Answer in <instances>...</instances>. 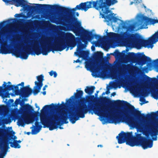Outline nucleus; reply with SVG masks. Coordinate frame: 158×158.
Masks as SVG:
<instances>
[{
  "label": "nucleus",
  "mask_w": 158,
  "mask_h": 158,
  "mask_svg": "<svg viewBox=\"0 0 158 158\" xmlns=\"http://www.w3.org/2000/svg\"><path fill=\"white\" fill-rule=\"evenodd\" d=\"M61 105H58L52 103L50 105L44 106L41 110L40 120L41 124L44 125V127H49L50 131L56 129L57 125H60L62 123H68L67 121L69 118L70 122L74 124L76 121L79 119V118H83L85 117V114L88 111L93 114L94 113L98 116H102L114 121H118L116 116L117 114H114L112 111L108 110L104 104L100 105L97 104L94 107L89 105L88 107L86 105H81L79 104L73 113H70L68 116L65 112H62L60 114V116L55 114H51L48 116L46 114V111L48 110H56L61 107Z\"/></svg>",
  "instance_id": "f257e3e1"
},
{
  "label": "nucleus",
  "mask_w": 158,
  "mask_h": 158,
  "mask_svg": "<svg viewBox=\"0 0 158 158\" xmlns=\"http://www.w3.org/2000/svg\"><path fill=\"white\" fill-rule=\"evenodd\" d=\"M117 0H97L96 1H88L82 2L72 9L62 7L57 5H50L48 4L40 5L49 8L51 10H56L64 13L65 15L60 16L53 17L51 20L52 23L60 24V29L64 31H71L75 34L76 35L79 36L81 33L83 28L81 26V23L77 21L74 15L76 10H84L86 11L89 9L93 7L98 10H101L102 12L107 14L110 12V6L117 3Z\"/></svg>",
  "instance_id": "f03ea898"
},
{
  "label": "nucleus",
  "mask_w": 158,
  "mask_h": 158,
  "mask_svg": "<svg viewBox=\"0 0 158 158\" xmlns=\"http://www.w3.org/2000/svg\"><path fill=\"white\" fill-rule=\"evenodd\" d=\"M66 43L62 41H59L58 39H55L54 44H50L51 41H53V38L51 37H47L45 40L47 42V45H41V49L36 46L32 49L33 52L37 55L42 53L43 55H46L48 53L52 51L61 52L67 48L66 51H67L69 47H71L70 49L76 46V38L75 36L71 33L68 32L65 35V36Z\"/></svg>",
  "instance_id": "7ed1b4c3"
},
{
  "label": "nucleus",
  "mask_w": 158,
  "mask_h": 158,
  "mask_svg": "<svg viewBox=\"0 0 158 158\" xmlns=\"http://www.w3.org/2000/svg\"><path fill=\"white\" fill-rule=\"evenodd\" d=\"M117 102L114 101L115 104L121 106H124L126 107L123 111L121 112V114H117L116 117L118 121H124L129 126L134 128H139L140 125L132 116H134L139 120H144L150 118V117H149L148 115H152L153 113L158 114L157 110L156 112H152L151 114H147L145 116L144 114H141L139 111L136 110L134 106L127 101L117 100Z\"/></svg>",
  "instance_id": "20e7f679"
},
{
  "label": "nucleus",
  "mask_w": 158,
  "mask_h": 158,
  "mask_svg": "<svg viewBox=\"0 0 158 158\" xmlns=\"http://www.w3.org/2000/svg\"><path fill=\"white\" fill-rule=\"evenodd\" d=\"M121 21L123 24L122 27L127 29V31L122 32L120 34L113 32L107 33L108 38L109 39L114 38L125 43H131L137 48H140L142 47H144L143 39L139 34L137 33H130L127 31L133 30V25H131L127 26L123 21Z\"/></svg>",
  "instance_id": "39448f33"
},
{
  "label": "nucleus",
  "mask_w": 158,
  "mask_h": 158,
  "mask_svg": "<svg viewBox=\"0 0 158 158\" xmlns=\"http://www.w3.org/2000/svg\"><path fill=\"white\" fill-rule=\"evenodd\" d=\"M94 61L87 63L85 67L92 71V76L95 78L102 77L106 74L105 68L106 62H108L106 58L103 57V53L100 52H97L94 54Z\"/></svg>",
  "instance_id": "423d86ee"
},
{
  "label": "nucleus",
  "mask_w": 158,
  "mask_h": 158,
  "mask_svg": "<svg viewBox=\"0 0 158 158\" xmlns=\"http://www.w3.org/2000/svg\"><path fill=\"white\" fill-rule=\"evenodd\" d=\"M116 138L119 144L131 141L136 145L140 146L143 148H151L153 146L152 139L141 136V134L138 133L135 136H133L132 132L125 133L122 131L117 136Z\"/></svg>",
  "instance_id": "0eeeda50"
},
{
  "label": "nucleus",
  "mask_w": 158,
  "mask_h": 158,
  "mask_svg": "<svg viewBox=\"0 0 158 158\" xmlns=\"http://www.w3.org/2000/svg\"><path fill=\"white\" fill-rule=\"evenodd\" d=\"M145 134L149 133L151 135L153 140H157L158 135V121L152 122L144 124L139 128Z\"/></svg>",
  "instance_id": "6e6552de"
},
{
  "label": "nucleus",
  "mask_w": 158,
  "mask_h": 158,
  "mask_svg": "<svg viewBox=\"0 0 158 158\" xmlns=\"http://www.w3.org/2000/svg\"><path fill=\"white\" fill-rule=\"evenodd\" d=\"M127 58L131 60H135L139 64L143 65L148 62H151V58L143 54L138 53L137 55L134 52H129Z\"/></svg>",
  "instance_id": "1a4fd4ad"
},
{
  "label": "nucleus",
  "mask_w": 158,
  "mask_h": 158,
  "mask_svg": "<svg viewBox=\"0 0 158 158\" xmlns=\"http://www.w3.org/2000/svg\"><path fill=\"white\" fill-rule=\"evenodd\" d=\"M77 93H74L73 96H72L70 98L66 100V102L70 104L72 102V100L74 98L77 99L76 102L78 106L80 104V103H83L84 102L85 98H82V96L83 94V91L82 90H76Z\"/></svg>",
  "instance_id": "9d476101"
},
{
  "label": "nucleus",
  "mask_w": 158,
  "mask_h": 158,
  "mask_svg": "<svg viewBox=\"0 0 158 158\" xmlns=\"http://www.w3.org/2000/svg\"><path fill=\"white\" fill-rule=\"evenodd\" d=\"M158 40V31L156 32L148 40H145L143 39L144 47L148 48L153 47V44L156 42Z\"/></svg>",
  "instance_id": "9b49d317"
},
{
  "label": "nucleus",
  "mask_w": 158,
  "mask_h": 158,
  "mask_svg": "<svg viewBox=\"0 0 158 158\" xmlns=\"http://www.w3.org/2000/svg\"><path fill=\"white\" fill-rule=\"evenodd\" d=\"M26 100V99L24 98L22 99V100L20 99V105L22 107L21 111L22 113L24 114H31L34 111V109L32 107L28 104H26L23 105L24 102Z\"/></svg>",
  "instance_id": "f8f14e48"
},
{
  "label": "nucleus",
  "mask_w": 158,
  "mask_h": 158,
  "mask_svg": "<svg viewBox=\"0 0 158 158\" xmlns=\"http://www.w3.org/2000/svg\"><path fill=\"white\" fill-rule=\"evenodd\" d=\"M38 81L35 82V86L34 87L33 94L36 95L40 91L41 87L43 85V81L44 80V76L43 75H40L36 77Z\"/></svg>",
  "instance_id": "ddd939ff"
},
{
  "label": "nucleus",
  "mask_w": 158,
  "mask_h": 158,
  "mask_svg": "<svg viewBox=\"0 0 158 158\" xmlns=\"http://www.w3.org/2000/svg\"><path fill=\"white\" fill-rule=\"evenodd\" d=\"M30 52L27 49H25L24 51L19 52L18 50H15L13 52V53L16 57H20L24 59H27L28 55L30 54Z\"/></svg>",
  "instance_id": "4468645a"
},
{
  "label": "nucleus",
  "mask_w": 158,
  "mask_h": 158,
  "mask_svg": "<svg viewBox=\"0 0 158 158\" xmlns=\"http://www.w3.org/2000/svg\"><path fill=\"white\" fill-rule=\"evenodd\" d=\"M20 90L19 89V86L17 85L15 86L14 85H7V83L4 82L3 86H0V93L5 92L7 91H10L11 90Z\"/></svg>",
  "instance_id": "2eb2a0df"
},
{
  "label": "nucleus",
  "mask_w": 158,
  "mask_h": 158,
  "mask_svg": "<svg viewBox=\"0 0 158 158\" xmlns=\"http://www.w3.org/2000/svg\"><path fill=\"white\" fill-rule=\"evenodd\" d=\"M33 90L30 88V85H28L26 86L21 88L22 97L23 98H27L33 92Z\"/></svg>",
  "instance_id": "dca6fc26"
},
{
  "label": "nucleus",
  "mask_w": 158,
  "mask_h": 158,
  "mask_svg": "<svg viewBox=\"0 0 158 158\" xmlns=\"http://www.w3.org/2000/svg\"><path fill=\"white\" fill-rule=\"evenodd\" d=\"M83 31H84V33L85 35V37L86 38V40H87L91 41L94 37H95L96 39H98V38L100 39L102 37L98 35L93 34L91 31H87L84 29V30H82L81 32Z\"/></svg>",
  "instance_id": "f3484780"
},
{
  "label": "nucleus",
  "mask_w": 158,
  "mask_h": 158,
  "mask_svg": "<svg viewBox=\"0 0 158 158\" xmlns=\"http://www.w3.org/2000/svg\"><path fill=\"white\" fill-rule=\"evenodd\" d=\"M138 23L139 25H141L140 27L141 29H143L144 27H143V24H144L145 23H149V19L150 18L148 17L143 16V15H139L138 16Z\"/></svg>",
  "instance_id": "a211bd4d"
},
{
  "label": "nucleus",
  "mask_w": 158,
  "mask_h": 158,
  "mask_svg": "<svg viewBox=\"0 0 158 158\" xmlns=\"http://www.w3.org/2000/svg\"><path fill=\"white\" fill-rule=\"evenodd\" d=\"M84 46V44H82L81 46H78L77 50V51L74 52V54L77 56L82 57H85L88 52L86 51L82 50V48Z\"/></svg>",
  "instance_id": "6ab92c4d"
},
{
  "label": "nucleus",
  "mask_w": 158,
  "mask_h": 158,
  "mask_svg": "<svg viewBox=\"0 0 158 158\" xmlns=\"http://www.w3.org/2000/svg\"><path fill=\"white\" fill-rule=\"evenodd\" d=\"M9 45H7L6 43H4L2 45L0 49V53L2 54H7L11 53L10 50L8 47Z\"/></svg>",
  "instance_id": "aec40b11"
},
{
  "label": "nucleus",
  "mask_w": 158,
  "mask_h": 158,
  "mask_svg": "<svg viewBox=\"0 0 158 158\" xmlns=\"http://www.w3.org/2000/svg\"><path fill=\"white\" fill-rule=\"evenodd\" d=\"M35 126H33L31 128H34L31 130V134L32 135H35L38 133L41 129L42 126L40 124V123L38 121H36L35 123Z\"/></svg>",
  "instance_id": "412c9836"
},
{
  "label": "nucleus",
  "mask_w": 158,
  "mask_h": 158,
  "mask_svg": "<svg viewBox=\"0 0 158 158\" xmlns=\"http://www.w3.org/2000/svg\"><path fill=\"white\" fill-rule=\"evenodd\" d=\"M10 142L6 139H3L0 142V148H10L8 146Z\"/></svg>",
  "instance_id": "4be33fe9"
},
{
  "label": "nucleus",
  "mask_w": 158,
  "mask_h": 158,
  "mask_svg": "<svg viewBox=\"0 0 158 158\" xmlns=\"http://www.w3.org/2000/svg\"><path fill=\"white\" fill-rule=\"evenodd\" d=\"M27 117L25 115H22L18 119L17 122L18 126H21L23 127L25 125V122L26 121Z\"/></svg>",
  "instance_id": "5701e85b"
},
{
  "label": "nucleus",
  "mask_w": 158,
  "mask_h": 158,
  "mask_svg": "<svg viewBox=\"0 0 158 158\" xmlns=\"http://www.w3.org/2000/svg\"><path fill=\"white\" fill-rule=\"evenodd\" d=\"M95 89V87L94 86H87L85 89V91L86 94L91 95L93 93Z\"/></svg>",
  "instance_id": "b1692460"
},
{
  "label": "nucleus",
  "mask_w": 158,
  "mask_h": 158,
  "mask_svg": "<svg viewBox=\"0 0 158 158\" xmlns=\"http://www.w3.org/2000/svg\"><path fill=\"white\" fill-rule=\"evenodd\" d=\"M10 146L12 148H20V146L18 143L17 140H14L13 142H10Z\"/></svg>",
  "instance_id": "393cba45"
},
{
  "label": "nucleus",
  "mask_w": 158,
  "mask_h": 158,
  "mask_svg": "<svg viewBox=\"0 0 158 158\" xmlns=\"http://www.w3.org/2000/svg\"><path fill=\"white\" fill-rule=\"evenodd\" d=\"M0 158H4L6 155L9 149H0Z\"/></svg>",
  "instance_id": "a878e982"
},
{
  "label": "nucleus",
  "mask_w": 158,
  "mask_h": 158,
  "mask_svg": "<svg viewBox=\"0 0 158 158\" xmlns=\"http://www.w3.org/2000/svg\"><path fill=\"white\" fill-rule=\"evenodd\" d=\"M131 90L133 93L135 94H137L139 91V88L138 85H134L131 87Z\"/></svg>",
  "instance_id": "bb28decb"
},
{
  "label": "nucleus",
  "mask_w": 158,
  "mask_h": 158,
  "mask_svg": "<svg viewBox=\"0 0 158 158\" xmlns=\"http://www.w3.org/2000/svg\"><path fill=\"white\" fill-rule=\"evenodd\" d=\"M149 117H150V118L154 121H158V114H156V113H153L152 115H148Z\"/></svg>",
  "instance_id": "cd10ccee"
},
{
  "label": "nucleus",
  "mask_w": 158,
  "mask_h": 158,
  "mask_svg": "<svg viewBox=\"0 0 158 158\" xmlns=\"http://www.w3.org/2000/svg\"><path fill=\"white\" fill-rule=\"evenodd\" d=\"M99 101L102 102H105V103H108L109 102H111V101L108 98L106 97H102L100 99L98 98Z\"/></svg>",
  "instance_id": "c85d7f7f"
},
{
  "label": "nucleus",
  "mask_w": 158,
  "mask_h": 158,
  "mask_svg": "<svg viewBox=\"0 0 158 158\" xmlns=\"http://www.w3.org/2000/svg\"><path fill=\"white\" fill-rule=\"evenodd\" d=\"M87 98L86 100V102L90 103V102H93V100L95 99V97L94 95L90 96H87Z\"/></svg>",
  "instance_id": "c756f323"
},
{
  "label": "nucleus",
  "mask_w": 158,
  "mask_h": 158,
  "mask_svg": "<svg viewBox=\"0 0 158 158\" xmlns=\"http://www.w3.org/2000/svg\"><path fill=\"white\" fill-rule=\"evenodd\" d=\"M7 130L2 128L0 127V139L3 138L5 135L6 132Z\"/></svg>",
  "instance_id": "7c9ffc66"
},
{
  "label": "nucleus",
  "mask_w": 158,
  "mask_h": 158,
  "mask_svg": "<svg viewBox=\"0 0 158 158\" xmlns=\"http://www.w3.org/2000/svg\"><path fill=\"white\" fill-rule=\"evenodd\" d=\"M124 68L127 69H130L132 68H134L135 69H138V67L136 66L131 65L130 64H127V65H124Z\"/></svg>",
  "instance_id": "2f4dec72"
},
{
  "label": "nucleus",
  "mask_w": 158,
  "mask_h": 158,
  "mask_svg": "<svg viewBox=\"0 0 158 158\" xmlns=\"http://www.w3.org/2000/svg\"><path fill=\"white\" fill-rule=\"evenodd\" d=\"M114 13L110 14L106 16V19H108V21H110L112 20L113 17V15Z\"/></svg>",
  "instance_id": "473e14b6"
},
{
  "label": "nucleus",
  "mask_w": 158,
  "mask_h": 158,
  "mask_svg": "<svg viewBox=\"0 0 158 158\" xmlns=\"http://www.w3.org/2000/svg\"><path fill=\"white\" fill-rule=\"evenodd\" d=\"M49 75L50 76H52L53 75L54 77H56L57 76V73L55 71H54L53 70L49 72Z\"/></svg>",
  "instance_id": "72a5a7b5"
},
{
  "label": "nucleus",
  "mask_w": 158,
  "mask_h": 158,
  "mask_svg": "<svg viewBox=\"0 0 158 158\" xmlns=\"http://www.w3.org/2000/svg\"><path fill=\"white\" fill-rule=\"evenodd\" d=\"M15 94L16 95H20L22 96V92H21V88L20 90H15Z\"/></svg>",
  "instance_id": "f704fd0d"
},
{
  "label": "nucleus",
  "mask_w": 158,
  "mask_h": 158,
  "mask_svg": "<svg viewBox=\"0 0 158 158\" xmlns=\"http://www.w3.org/2000/svg\"><path fill=\"white\" fill-rule=\"evenodd\" d=\"M157 20H156L150 18V19H149V23L152 24H154L157 22Z\"/></svg>",
  "instance_id": "c9c22d12"
},
{
  "label": "nucleus",
  "mask_w": 158,
  "mask_h": 158,
  "mask_svg": "<svg viewBox=\"0 0 158 158\" xmlns=\"http://www.w3.org/2000/svg\"><path fill=\"white\" fill-rule=\"evenodd\" d=\"M2 96L3 98L9 97V94L8 93L6 94H2Z\"/></svg>",
  "instance_id": "e433bc0d"
},
{
  "label": "nucleus",
  "mask_w": 158,
  "mask_h": 158,
  "mask_svg": "<svg viewBox=\"0 0 158 158\" xmlns=\"http://www.w3.org/2000/svg\"><path fill=\"white\" fill-rule=\"evenodd\" d=\"M20 99H17L15 101V103L16 105H17L19 104H20Z\"/></svg>",
  "instance_id": "4c0bfd02"
},
{
  "label": "nucleus",
  "mask_w": 158,
  "mask_h": 158,
  "mask_svg": "<svg viewBox=\"0 0 158 158\" xmlns=\"http://www.w3.org/2000/svg\"><path fill=\"white\" fill-rule=\"evenodd\" d=\"M6 21H3L0 23V28L4 26L5 24L6 23Z\"/></svg>",
  "instance_id": "58836bf2"
},
{
  "label": "nucleus",
  "mask_w": 158,
  "mask_h": 158,
  "mask_svg": "<svg viewBox=\"0 0 158 158\" xmlns=\"http://www.w3.org/2000/svg\"><path fill=\"white\" fill-rule=\"evenodd\" d=\"M145 76H146V81L148 82H149L152 79V78H151L150 77H148L146 75H145Z\"/></svg>",
  "instance_id": "ea45409f"
},
{
  "label": "nucleus",
  "mask_w": 158,
  "mask_h": 158,
  "mask_svg": "<svg viewBox=\"0 0 158 158\" xmlns=\"http://www.w3.org/2000/svg\"><path fill=\"white\" fill-rule=\"evenodd\" d=\"M154 64L158 67V59L153 60Z\"/></svg>",
  "instance_id": "a19ab883"
},
{
  "label": "nucleus",
  "mask_w": 158,
  "mask_h": 158,
  "mask_svg": "<svg viewBox=\"0 0 158 158\" xmlns=\"http://www.w3.org/2000/svg\"><path fill=\"white\" fill-rule=\"evenodd\" d=\"M113 21L114 22H116L117 20H120L118 19L117 18V17H113Z\"/></svg>",
  "instance_id": "79ce46f5"
},
{
  "label": "nucleus",
  "mask_w": 158,
  "mask_h": 158,
  "mask_svg": "<svg viewBox=\"0 0 158 158\" xmlns=\"http://www.w3.org/2000/svg\"><path fill=\"white\" fill-rule=\"evenodd\" d=\"M15 16L17 18H20L22 17V15L21 14H16Z\"/></svg>",
  "instance_id": "37998d69"
},
{
  "label": "nucleus",
  "mask_w": 158,
  "mask_h": 158,
  "mask_svg": "<svg viewBox=\"0 0 158 158\" xmlns=\"http://www.w3.org/2000/svg\"><path fill=\"white\" fill-rule=\"evenodd\" d=\"M5 121L4 119L2 120L1 118H0V126H1L3 123H4V121Z\"/></svg>",
  "instance_id": "c03bdc74"
},
{
  "label": "nucleus",
  "mask_w": 158,
  "mask_h": 158,
  "mask_svg": "<svg viewBox=\"0 0 158 158\" xmlns=\"http://www.w3.org/2000/svg\"><path fill=\"white\" fill-rule=\"evenodd\" d=\"M35 106L36 108H38L37 113L39 114H40L39 112L38 111L40 109V107L37 105V104L36 103L35 104Z\"/></svg>",
  "instance_id": "a18cd8bd"
},
{
  "label": "nucleus",
  "mask_w": 158,
  "mask_h": 158,
  "mask_svg": "<svg viewBox=\"0 0 158 158\" xmlns=\"http://www.w3.org/2000/svg\"><path fill=\"white\" fill-rule=\"evenodd\" d=\"M143 94L145 96H146L148 94V92L147 91L145 90L144 92H143Z\"/></svg>",
  "instance_id": "49530a36"
},
{
  "label": "nucleus",
  "mask_w": 158,
  "mask_h": 158,
  "mask_svg": "<svg viewBox=\"0 0 158 158\" xmlns=\"http://www.w3.org/2000/svg\"><path fill=\"white\" fill-rule=\"evenodd\" d=\"M91 49L92 51H95V47L94 45H92L91 47Z\"/></svg>",
  "instance_id": "de8ad7c7"
},
{
  "label": "nucleus",
  "mask_w": 158,
  "mask_h": 158,
  "mask_svg": "<svg viewBox=\"0 0 158 158\" xmlns=\"http://www.w3.org/2000/svg\"><path fill=\"white\" fill-rule=\"evenodd\" d=\"M99 92V91H96V93L95 94V96L96 97H97L98 96V93Z\"/></svg>",
  "instance_id": "09e8293b"
},
{
  "label": "nucleus",
  "mask_w": 158,
  "mask_h": 158,
  "mask_svg": "<svg viewBox=\"0 0 158 158\" xmlns=\"http://www.w3.org/2000/svg\"><path fill=\"white\" fill-rule=\"evenodd\" d=\"M48 87V85H45L44 87L43 88V90H44L46 89V88Z\"/></svg>",
  "instance_id": "8fccbe9b"
},
{
  "label": "nucleus",
  "mask_w": 158,
  "mask_h": 158,
  "mask_svg": "<svg viewBox=\"0 0 158 158\" xmlns=\"http://www.w3.org/2000/svg\"><path fill=\"white\" fill-rule=\"evenodd\" d=\"M116 93L115 92H113L112 93L111 95V96H114L115 95H116Z\"/></svg>",
  "instance_id": "3c124183"
},
{
  "label": "nucleus",
  "mask_w": 158,
  "mask_h": 158,
  "mask_svg": "<svg viewBox=\"0 0 158 158\" xmlns=\"http://www.w3.org/2000/svg\"><path fill=\"white\" fill-rule=\"evenodd\" d=\"M152 65V63L150 62V63H148L147 64V66H151Z\"/></svg>",
  "instance_id": "603ef678"
},
{
  "label": "nucleus",
  "mask_w": 158,
  "mask_h": 158,
  "mask_svg": "<svg viewBox=\"0 0 158 158\" xmlns=\"http://www.w3.org/2000/svg\"><path fill=\"white\" fill-rule=\"evenodd\" d=\"M75 62L76 63H78L80 62V60L79 59H77L76 61H74V62Z\"/></svg>",
  "instance_id": "864d4df0"
},
{
  "label": "nucleus",
  "mask_w": 158,
  "mask_h": 158,
  "mask_svg": "<svg viewBox=\"0 0 158 158\" xmlns=\"http://www.w3.org/2000/svg\"><path fill=\"white\" fill-rule=\"evenodd\" d=\"M105 93L106 94H108L110 93V92L109 90H107L106 92Z\"/></svg>",
  "instance_id": "5fc2aeb1"
},
{
  "label": "nucleus",
  "mask_w": 158,
  "mask_h": 158,
  "mask_svg": "<svg viewBox=\"0 0 158 158\" xmlns=\"http://www.w3.org/2000/svg\"><path fill=\"white\" fill-rule=\"evenodd\" d=\"M21 86L23 87H23L24 85V82H22L21 83Z\"/></svg>",
  "instance_id": "6e6d98bb"
},
{
  "label": "nucleus",
  "mask_w": 158,
  "mask_h": 158,
  "mask_svg": "<svg viewBox=\"0 0 158 158\" xmlns=\"http://www.w3.org/2000/svg\"><path fill=\"white\" fill-rule=\"evenodd\" d=\"M97 147H100L101 148H102L103 147V146L102 145H98Z\"/></svg>",
  "instance_id": "4d7b16f0"
},
{
  "label": "nucleus",
  "mask_w": 158,
  "mask_h": 158,
  "mask_svg": "<svg viewBox=\"0 0 158 158\" xmlns=\"http://www.w3.org/2000/svg\"><path fill=\"white\" fill-rule=\"evenodd\" d=\"M43 94L44 95H45L46 94V91H44L42 92Z\"/></svg>",
  "instance_id": "13d9d810"
},
{
  "label": "nucleus",
  "mask_w": 158,
  "mask_h": 158,
  "mask_svg": "<svg viewBox=\"0 0 158 158\" xmlns=\"http://www.w3.org/2000/svg\"><path fill=\"white\" fill-rule=\"evenodd\" d=\"M62 106H65V104L64 103V102H62Z\"/></svg>",
  "instance_id": "bf43d9fd"
},
{
  "label": "nucleus",
  "mask_w": 158,
  "mask_h": 158,
  "mask_svg": "<svg viewBox=\"0 0 158 158\" xmlns=\"http://www.w3.org/2000/svg\"><path fill=\"white\" fill-rule=\"evenodd\" d=\"M2 106H0V111L2 109Z\"/></svg>",
  "instance_id": "052dcab7"
},
{
  "label": "nucleus",
  "mask_w": 158,
  "mask_h": 158,
  "mask_svg": "<svg viewBox=\"0 0 158 158\" xmlns=\"http://www.w3.org/2000/svg\"><path fill=\"white\" fill-rule=\"evenodd\" d=\"M76 15L77 16H78L79 15V14L78 13V12H77L76 13Z\"/></svg>",
  "instance_id": "680f3d73"
},
{
  "label": "nucleus",
  "mask_w": 158,
  "mask_h": 158,
  "mask_svg": "<svg viewBox=\"0 0 158 158\" xmlns=\"http://www.w3.org/2000/svg\"><path fill=\"white\" fill-rule=\"evenodd\" d=\"M17 142L19 143H20L21 142V141L20 140H19L18 141H17Z\"/></svg>",
  "instance_id": "e2e57ef3"
},
{
  "label": "nucleus",
  "mask_w": 158,
  "mask_h": 158,
  "mask_svg": "<svg viewBox=\"0 0 158 158\" xmlns=\"http://www.w3.org/2000/svg\"><path fill=\"white\" fill-rule=\"evenodd\" d=\"M27 134L28 135H29L31 134V133H30V132H27Z\"/></svg>",
  "instance_id": "0e129e2a"
},
{
  "label": "nucleus",
  "mask_w": 158,
  "mask_h": 158,
  "mask_svg": "<svg viewBox=\"0 0 158 158\" xmlns=\"http://www.w3.org/2000/svg\"><path fill=\"white\" fill-rule=\"evenodd\" d=\"M153 91L154 94L156 93V91L155 90H153Z\"/></svg>",
  "instance_id": "69168bd1"
},
{
  "label": "nucleus",
  "mask_w": 158,
  "mask_h": 158,
  "mask_svg": "<svg viewBox=\"0 0 158 158\" xmlns=\"http://www.w3.org/2000/svg\"><path fill=\"white\" fill-rule=\"evenodd\" d=\"M7 83L8 84H10L11 83L10 81H8Z\"/></svg>",
  "instance_id": "338daca9"
},
{
  "label": "nucleus",
  "mask_w": 158,
  "mask_h": 158,
  "mask_svg": "<svg viewBox=\"0 0 158 158\" xmlns=\"http://www.w3.org/2000/svg\"><path fill=\"white\" fill-rule=\"evenodd\" d=\"M106 94L105 92H103L102 94V95H103Z\"/></svg>",
  "instance_id": "774afa93"
}]
</instances>
